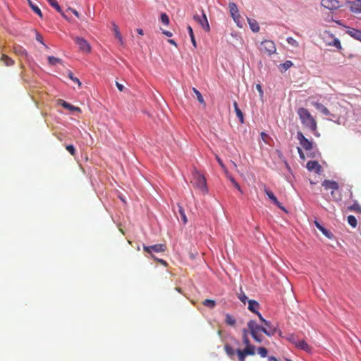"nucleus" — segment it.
<instances>
[{
	"mask_svg": "<svg viewBox=\"0 0 361 361\" xmlns=\"http://www.w3.org/2000/svg\"><path fill=\"white\" fill-rule=\"evenodd\" d=\"M59 104H61L64 108L68 109L71 111H80V109L79 107L74 106L63 100H59Z\"/></svg>",
	"mask_w": 361,
	"mask_h": 361,
	"instance_id": "nucleus-21",
	"label": "nucleus"
},
{
	"mask_svg": "<svg viewBox=\"0 0 361 361\" xmlns=\"http://www.w3.org/2000/svg\"><path fill=\"white\" fill-rule=\"evenodd\" d=\"M187 30L188 31V33H189L191 42L192 43V45H193V47L195 48H196L197 47V43H196V41H195V35H194V33H193L192 28L191 27L190 25H188Z\"/></svg>",
	"mask_w": 361,
	"mask_h": 361,
	"instance_id": "nucleus-29",
	"label": "nucleus"
},
{
	"mask_svg": "<svg viewBox=\"0 0 361 361\" xmlns=\"http://www.w3.org/2000/svg\"><path fill=\"white\" fill-rule=\"evenodd\" d=\"M68 78L72 80L74 82L77 83L78 85V87H81V82L79 80V79L76 77H75L73 74V73L71 71H68Z\"/></svg>",
	"mask_w": 361,
	"mask_h": 361,
	"instance_id": "nucleus-39",
	"label": "nucleus"
},
{
	"mask_svg": "<svg viewBox=\"0 0 361 361\" xmlns=\"http://www.w3.org/2000/svg\"><path fill=\"white\" fill-rule=\"evenodd\" d=\"M152 258H153L154 260H156L157 262H158L159 263H160L161 264H162V265H164V266H165V267L168 266V264H167V262H166L165 260H164V259H162L157 258V257H154V256H152Z\"/></svg>",
	"mask_w": 361,
	"mask_h": 361,
	"instance_id": "nucleus-48",
	"label": "nucleus"
},
{
	"mask_svg": "<svg viewBox=\"0 0 361 361\" xmlns=\"http://www.w3.org/2000/svg\"><path fill=\"white\" fill-rule=\"evenodd\" d=\"M286 361H292V360H290V359H286Z\"/></svg>",
	"mask_w": 361,
	"mask_h": 361,
	"instance_id": "nucleus-64",
	"label": "nucleus"
},
{
	"mask_svg": "<svg viewBox=\"0 0 361 361\" xmlns=\"http://www.w3.org/2000/svg\"><path fill=\"white\" fill-rule=\"evenodd\" d=\"M346 33L357 40H361V30L348 27Z\"/></svg>",
	"mask_w": 361,
	"mask_h": 361,
	"instance_id": "nucleus-15",
	"label": "nucleus"
},
{
	"mask_svg": "<svg viewBox=\"0 0 361 361\" xmlns=\"http://www.w3.org/2000/svg\"><path fill=\"white\" fill-rule=\"evenodd\" d=\"M247 20L252 31L254 32H258L259 30V26L257 20L250 18H247Z\"/></svg>",
	"mask_w": 361,
	"mask_h": 361,
	"instance_id": "nucleus-23",
	"label": "nucleus"
},
{
	"mask_svg": "<svg viewBox=\"0 0 361 361\" xmlns=\"http://www.w3.org/2000/svg\"><path fill=\"white\" fill-rule=\"evenodd\" d=\"M248 333L249 331L246 329L242 330L243 343L245 345V348L243 350H236L238 361H245L246 356L254 355L255 354V347L250 343Z\"/></svg>",
	"mask_w": 361,
	"mask_h": 361,
	"instance_id": "nucleus-1",
	"label": "nucleus"
},
{
	"mask_svg": "<svg viewBox=\"0 0 361 361\" xmlns=\"http://www.w3.org/2000/svg\"><path fill=\"white\" fill-rule=\"evenodd\" d=\"M48 62L51 66H54L57 63H61L62 60L59 58H56L54 56H48Z\"/></svg>",
	"mask_w": 361,
	"mask_h": 361,
	"instance_id": "nucleus-33",
	"label": "nucleus"
},
{
	"mask_svg": "<svg viewBox=\"0 0 361 361\" xmlns=\"http://www.w3.org/2000/svg\"><path fill=\"white\" fill-rule=\"evenodd\" d=\"M298 154H299L300 158L305 159L304 153L300 147H298Z\"/></svg>",
	"mask_w": 361,
	"mask_h": 361,
	"instance_id": "nucleus-57",
	"label": "nucleus"
},
{
	"mask_svg": "<svg viewBox=\"0 0 361 361\" xmlns=\"http://www.w3.org/2000/svg\"><path fill=\"white\" fill-rule=\"evenodd\" d=\"M296 348L303 350L306 352L310 353L312 350L311 347L307 344L305 340H300L297 343Z\"/></svg>",
	"mask_w": 361,
	"mask_h": 361,
	"instance_id": "nucleus-22",
	"label": "nucleus"
},
{
	"mask_svg": "<svg viewBox=\"0 0 361 361\" xmlns=\"http://www.w3.org/2000/svg\"><path fill=\"white\" fill-rule=\"evenodd\" d=\"M114 31L115 33L116 38L120 42L121 44H123V38L119 32L118 27L116 25L114 24Z\"/></svg>",
	"mask_w": 361,
	"mask_h": 361,
	"instance_id": "nucleus-35",
	"label": "nucleus"
},
{
	"mask_svg": "<svg viewBox=\"0 0 361 361\" xmlns=\"http://www.w3.org/2000/svg\"><path fill=\"white\" fill-rule=\"evenodd\" d=\"M293 63L290 61H286L283 63H281L280 65V68H281V71H286L288 69H289L292 66Z\"/></svg>",
	"mask_w": 361,
	"mask_h": 361,
	"instance_id": "nucleus-36",
	"label": "nucleus"
},
{
	"mask_svg": "<svg viewBox=\"0 0 361 361\" xmlns=\"http://www.w3.org/2000/svg\"><path fill=\"white\" fill-rule=\"evenodd\" d=\"M161 20L166 25H169V16L166 15V13H163L161 14Z\"/></svg>",
	"mask_w": 361,
	"mask_h": 361,
	"instance_id": "nucleus-43",
	"label": "nucleus"
},
{
	"mask_svg": "<svg viewBox=\"0 0 361 361\" xmlns=\"http://www.w3.org/2000/svg\"><path fill=\"white\" fill-rule=\"evenodd\" d=\"M50 6H51L53 8H54L59 13H61V15L66 18V20H68V17L65 15L63 11H62L61 6L59 5L56 0H47Z\"/></svg>",
	"mask_w": 361,
	"mask_h": 361,
	"instance_id": "nucleus-17",
	"label": "nucleus"
},
{
	"mask_svg": "<svg viewBox=\"0 0 361 361\" xmlns=\"http://www.w3.org/2000/svg\"><path fill=\"white\" fill-rule=\"evenodd\" d=\"M36 39H37L39 42H40V43H42V44H44V42H43V38H42V36L40 34L37 33V35H36Z\"/></svg>",
	"mask_w": 361,
	"mask_h": 361,
	"instance_id": "nucleus-53",
	"label": "nucleus"
},
{
	"mask_svg": "<svg viewBox=\"0 0 361 361\" xmlns=\"http://www.w3.org/2000/svg\"><path fill=\"white\" fill-rule=\"evenodd\" d=\"M231 17L233 18L234 22L236 23V25L239 27H242V24L240 23V15L238 13H237L235 15H232Z\"/></svg>",
	"mask_w": 361,
	"mask_h": 361,
	"instance_id": "nucleus-40",
	"label": "nucleus"
},
{
	"mask_svg": "<svg viewBox=\"0 0 361 361\" xmlns=\"http://www.w3.org/2000/svg\"><path fill=\"white\" fill-rule=\"evenodd\" d=\"M0 61L3 62L4 65L6 66H11L15 63L14 60H13L11 57L7 56L6 54H2Z\"/></svg>",
	"mask_w": 361,
	"mask_h": 361,
	"instance_id": "nucleus-20",
	"label": "nucleus"
},
{
	"mask_svg": "<svg viewBox=\"0 0 361 361\" xmlns=\"http://www.w3.org/2000/svg\"><path fill=\"white\" fill-rule=\"evenodd\" d=\"M179 212H180V214L181 215L182 220H183V223L185 224L187 222V218L184 213L183 209L181 207L179 209Z\"/></svg>",
	"mask_w": 361,
	"mask_h": 361,
	"instance_id": "nucleus-50",
	"label": "nucleus"
},
{
	"mask_svg": "<svg viewBox=\"0 0 361 361\" xmlns=\"http://www.w3.org/2000/svg\"><path fill=\"white\" fill-rule=\"evenodd\" d=\"M194 20L197 22L207 32L209 31V25L207 18L206 15L203 13L202 16L195 15L193 16Z\"/></svg>",
	"mask_w": 361,
	"mask_h": 361,
	"instance_id": "nucleus-11",
	"label": "nucleus"
},
{
	"mask_svg": "<svg viewBox=\"0 0 361 361\" xmlns=\"http://www.w3.org/2000/svg\"><path fill=\"white\" fill-rule=\"evenodd\" d=\"M348 4L350 6V10L355 13H361V3L360 4H355L354 2L349 1Z\"/></svg>",
	"mask_w": 361,
	"mask_h": 361,
	"instance_id": "nucleus-25",
	"label": "nucleus"
},
{
	"mask_svg": "<svg viewBox=\"0 0 361 361\" xmlns=\"http://www.w3.org/2000/svg\"><path fill=\"white\" fill-rule=\"evenodd\" d=\"M287 339L290 342L292 343L293 344L295 345V346L296 347L297 346V343L299 342V339H298L297 336H295L294 334H290L288 336V337L287 338Z\"/></svg>",
	"mask_w": 361,
	"mask_h": 361,
	"instance_id": "nucleus-42",
	"label": "nucleus"
},
{
	"mask_svg": "<svg viewBox=\"0 0 361 361\" xmlns=\"http://www.w3.org/2000/svg\"><path fill=\"white\" fill-rule=\"evenodd\" d=\"M202 304L205 306L209 307V309H213L216 306V302L214 300L211 299H205Z\"/></svg>",
	"mask_w": 361,
	"mask_h": 361,
	"instance_id": "nucleus-30",
	"label": "nucleus"
},
{
	"mask_svg": "<svg viewBox=\"0 0 361 361\" xmlns=\"http://www.w3.org/2000/svg\"><path fill=\"white\" fill-rule=\"evenodd\" d=\"M260 136H261V137H262V140H263L265 143H267V142H268L267 139H268V138H269V135H268L267 133H265L264 132H262V133H260Z\"/></svg>",
	"mask_w": 361,
	"mask_h": 361,
	"instance_id": "nucleus-51",
	"label": "nucleus"
},
{
	"mask_svg": "<svg viewBox=\"0 0 361 361\" xmlns=\"http://www.w3.org/2000/svg\"><path fill=\"white\" fill-rule=\"evenodd\" d=\"M13 51L17 55L22 56V57H27V51L21 46L20 45H16L13 47Z\"/></svg>",
	"mask_w": 361,
	"mask_h": 361,
	"instance_id": "nucleus-19",
	"label": "nucleus"
},
{
	"mask_svg": "<svg viewBox=\"0 0 361 361\" xmlns=\"http://www.w3.org/2000/svg\"><path fill=\"white\" fill-rule=\"evenodd\" d=\"M297 138L299 140L300 145L306 151H310L313 148L312 142L307 139L301 132L297 133Z\"/></svg>",
	"mask_w": 361,
	"mask_h": 361,
	"instance_id": "nucleus-9",
	"label": "nucleus"
},
{
	"mask_svg": "<svg viewBox=\"0 0 361 361\" xmlns=\"http://www.w3.org/2000/svg\"><path fill=\"white\" fill-rule=\"evenodd\" d=\"M66 149L71 155H75V149L73 145H66Z\"/></svg>",
	"mask_w": 361,
	"mask_h": 361,
	"instance_id": "nucleus-44",
	"label": "nucleus"
},
{
	"mask_svg": "<svg viewBox=\"0 0 361 361\" xmlns=\"http://www.w3.org/2000/svg\"><path fill=\"white\" fill-rule=\"evenodd\" d=\"M176 290H177L179 293H180V292H181V289H180V288H176Z\"/></svg>",
	"mask_w": 361,
	"mask_h": 361,
	"instance_id": "nucleus-63",
	"label": "nucleus"
},
{
	"mask_svg": "<svg viewBox=\"0 0 361 361\" xmlns=\"http://www.w3.org/2000/svg\"><path fill=\"white\" fill-rule=\"evenodd\" d=\"M228 8L231 16L235 15L239 12L237 5L234 2H230L228 4Z\"/></svg>",
	"mask_w": 361,
	"mask_h": 361,
	"instance_id": "nucleus-28",
	"label": "nucleus"
},
{
	"mask_svg": "<svg viewBox=\"0 0 361 361\" xmlns=\"http://www.w3.org/2000/svg\"><path fill=\"white\" fill-rule=\"evenodd\" d=\"M307 169L310 171H315L319 174L322 171V166L317 161H309L307 163Z\"/></svg>",
	"mask_w": 361,
	"mask_h": 361,
	"instance_id": "nucleus-13",
	"label": "nucleus"
},
{
	"mask_svg": "<svg viewBox=\"0 0 361 361\" xmlns=\"http://www.w3.org/2000/svg\"><path fill=\"white\" fill-rule=\"evenodd\" d=\"M259 307V304L254 300H248V310L251 311L252 312L255 313L257 315V309Z\"/></svg>",
	"mask_w": 361,
	"mask_h": 361,
	"instance_id": "nucleus-18",
	"label": "nucleus"
},
{
	"mask_svg": "<svg viewBox=\"0 0 361 361\" xmlns=\"http://www.w3.org/2000/svg\"><path fill=\"white\" fill-rule=\"evenodd\" d=\"M190 182L195 188L200 190L202 193L205 194L208 192L204 176L196 169H194L192 173V180Z\"/></svg>",
	"mask_w": 361,
	"mask_h": 361,
	"instance_id": "nucleus-3",
	"label": "nucleus"
},
{
	"mask_svg": "<svg viewBox=\"0 0 361 361\" xmlns=\"http://www.w3.org/2000/svg\"><path fill=\"white\" fill-rule=\"evenodd\" d=\"M331 195L333 198L336 201H338L341 199V195L340 192H338V190H333V191L331 192Z\"/></svg>",
	"mask_w": 361,
	"mask_h": 361,
	"instance_id": "nucleus-45",
	"label": "nucleus"
},
{
	"mask_svg": "<svg viewBox=\"0 0 361 361\" xmlns=\"http://www.w3.org/2000/svg\"><path fill=\"white\" fill-rule=\"evenodd\" d=\"M143 250L145 252L151 255V257H152V256H154L153 252L159 253V252H165L166 250V245L165 244H162V243L156 244V245H150V246L144 245Z\"/></svg>",
	"mask_w": 361,
	"mask_h": 361,
	"instance_id": "nucleus-7",
	"label": "nucleus"
},
{
	"mask_svg": "<svg viewBox=\"0 0 361 361\" xmlns=\"http://www.w3.org/2000/svg\"><path fill=\"white\" fill-rule=\"evenodd\" d=\"M334 45L338 48V49H341V42L338 39H336L334 42Z\"/></svg>",
	"mask_w": 361,
	"mask_h": 361,
	"instance_id": "nucleus-54",
	"label": "nucleus"
},
{
	"mask_svg": "<svg viewBox=\"0 0 361 361\" xmlns=\"http://www.w3.org/2000/svg\"><path fill=\"white\" fill-rule=\"evenodd\" d=\"M264 192L267 197L272 201V202L276 205L279 208L283 210L285 212H287L286 208L278 201L276 197L274 195V192L267 188H264Z\"/></svg>",
	"mask_w": 361,
	"mask_h": 361,
	"instance_id": "nucleus-12",
	"label": "nucleus"
},
{
	"mask_svg": "<svg viewBox=\"0 0 361 361\" xmlns=\"http://www.w3.org/2000/svg\"><path fill=\"white\" fill-rule=\"evenodd\" d=\"M247 330L253 339L256 342L261 343L262 342L263 337L259 334V332L262 331V329H264L263 326L259 325L255 320H250L247 323Z\"/></svg>",
	"mask_w": 361,
	"mask_h": 361,
	"instance_id": "nucleus-4",
	"label": "nucleus"
},
{
	"mask_svg": "<svg viewBox=\"0 0 361 361\" xmlns=\"http://www.w3.org/2000/svg\"><path fill=\"white\" fill-rule=\"evenodd\" d=\"M116 85L119 91L122 92L124 90V86L118 82H116Z\"/></svg>",
	"mask_w": 361,
	"mask_h": 361,
	"instance_id": "nucleus-56",
	"label": "nucleus"
},
{
	"mask_svg": "<svg viewBox=\"0 0 361 361\" xmlns=\"http://www.w3.org/2000/svg\"><path fill=\"white\" fill-rule=\"evenodd\" d=\"M192 91L195 94L196 97H197V99L198 100V102L200 103V104H202L204 105H205V102H204V98L202 95V94L200 92L199 90H197L196 88L193 87L192 88Z\"/></svg>",
	"mask_w": 361,
	"mask_h": 361,
	"instance_id": "nucleus-34",
	"label": "nucleus"
},
{
	"mask_svg": "<svg viewBox=\"0 0 361 361\" xmlns=\"http://www.w3.org/2000/svg\"><path fill=\"white\" fill-rule=\"evenodd\" d=\"M348 223L353 228H355L357 224L356 218L353 215L348 216Z\"/></svg>",
	"mask_w": 361,
	"mask_h": 361,
	"instance_id": "nucleus-37",
	"label": "nucleus"
},
{
	"mask_svg": "<svg viewBox=\"0 0 361 361\" xmlns=\"http://www.w3.org/2000/svg\"><path fill=\"white\" fill-rule=\"evenodd\" d=\"M321 5L329 10H336L341 6L338 0H322Z\"/></svg>",
	"mask_w": 361,
	"mask_h": 361,
	"instance_id": "nucleus-10",
	"label": "nucleus"
},
{
	"mask_svg": "<svg viewBox=\"0 0 361 361\" xmlns=\"http://www.w3.org/2000/svg\"><path fill=\"white\" fill-rule=\"evenodd\" d=\"M287 42L294 47H298V42L291 37L287 38Z\"/></svg>",
	"mask_w": 361,
	"mask_h": 361,
	"instance_id": "nucleus-46",
	"label": "nucleus"
},
{
	"mask_svg": "<svg viewBox=\"0 0 361 361\" xmlns=\"http://www.w3.org/2000/svg\"><path fill=\"white\" fill-rule=\"evenodd\" d=\"M137 32L140 35H144V32H143V30L140 28H138L137 29Z\"/></svg>",
	"mask_w": 361,
	"mask_h": 361,
	"instance_id": "nucleus-62",
	"label": "nucleus"
},
{
	"mask_svg": "<svg viewBox=\"0 0 361 361\" xmlns=\"http://www.w3.org/2000/svg\"><path fill=\"white\" fill-rule=\"evenodd\" d=\"M225 322L229 326H234L235 324V319L231 314H226Z\"/></svg>",
	"mask_w": 361,
	"mask_h": 361,
	"instance_id": "nucleus-32",
	"label": "nucleus"
},
{
	"mask_svg": "<svg viewBox=\"0 0 361 361\" xmlns=\"http://www.w3.org/2000/svg\"><path fill=\"white\" fill-rule=\"evenodd\" d=\"M228 178L231 180V182L233 183V186L235 188H237L239 191L241 192L240 187L239 184L235 181V180L231 176H229Z\"/></svg>",
	"mask_w": 361,
	"mask_h": 361,
	"instance_id": "nucleus-47",
	"label": "nucleus"
},
{
	"mask_svg": "<svg viewBox=\"0 0 361 361\" xmlns=\"http://www.w3.org/2000/svg\"><path fill=\"white\" fill-rule=\"evenodd\" d=\"M216 160H217V161L219 162V164L221 165V166L222 168H224V164H223V162H222L221 159L219 157H216Z\"/></svg>",
	"mask_w": 361,
	"mask_h": 361,
	"instance_id": "nucleus-60",
	"label": "nucleus"
},
{
	"mask_svg": "<svg viewBox=\"0 0 361 361\" xmlns=\"http://www.w3.org/2000/svg\"><path fill=\"white\" fill-rule=\"evenodd\" d=\"M257 351H258L259 355L262 357H266L267 356L268 350H267L266 348H264V347H259V348H258Z\"/></svg>",
	"mask_w": 361,
	"mask_h": 361,
	"instance_id": "nucleus-41",
	"label": "nucleus"
},
{
	"mask_svg": "<svg viewBox=\"0 0 361 361\" xmlns=\"http://www.w3.org/2000/svg\"><path fill=\"white\" fill-rule=\"evenodd\" d=\"M256 89L258 90L260 96H263V90H262L261 85L257 84Z\"/></svg>",
	"mask_w": 361,
	"mask_h": 361,
	"instance_id": "nucleus-55",
	"label": "nucleus"
},
{
	"mask_svg": "<svg viewBox=\"0 0 361 361\" xmlns=\"http://www.w3.org/2000/svg\"><path fill=\"white\" fill-rule=\"evenodd\" d=\"M348 209L361 214V206L357 202H355L353 204L348 207Z\"/></svg>",
	"mask_w": 361,
	"mask_h": 361,
	"instance_id": "nucleus-31",
	"label": "nucleus"
},
{
	"mask_svg": "<svg viewBox=\"0 0 361 361\" xmlns=\"http://www.w3.org/2000/svg\"><path fill=\"white\" fill-rule=\"evenodd\" d=\"M238 298L239 300L243 302L244 304H245V302L247 299V296L245 295L244 293H241L240 294H239L238 295Z\"/></svg>",
	"mask_w": 361,
	"mask_h": 361,
	"instance_id": "nucleus-49",
	"label": "nucleus"
},
{
	"mask_svg": "<svg viewBox=\"0 0 361 361\" xmlns=\"http://www.w3.org/2000/svg\"><path fill=\"white\" fill-rule=\"evenodd\" d=\"M233 106H234L237 117L239 118L240 123H243L244 121H243V119H244L243 114V112L240 111V109L238 108V105L236 102H233Z\"/></svg>",
	"mask_w": 361,
	"mask_h": 361,
	"instance_id": "nucleus-27",
	"label": "nucleus"
},
{
	"mask_svg": "<svg viewBox=\"0 0 361 361\" xmlns=\"http://www.w3.org/2000/svg\"><path fill=\"white\" fill-rule=\"evenodd\" d=\"M27 1L28 2L29 6L32 8V10L35 13H37L40 18H42L43 15H42L41 10L39 9V8L37 5L34 4L31 0H27Z\"/></svg>",
	"mask_w": 361,
	"mask_h": 361,
	"instance_id": "nucleus-26",
	"label": "nucleus"
},
{
	"mask_svg": "<svg viewBox=\"0 0 361 361\" xmlns=\"http://www.w3.org/2000/svg\"><path fill=\"white\" fill-rule=\"evenodd\" d=\"M314 224L315 226L328 238L331 239L333 238L332 233L322 226L317 221H314Z\"/></svg>",
	"mask_w": 361,
	"mask_h": 361,
	"instance_id": "nucleus-16",
	"label": "nucleus"
},
{
	"mask_svg": "<svg viewBox=\"0 0 361 361\" xmlns=\"http://www.w3.org/2000/svg\"><path fill=\"white\" fill-rule=\"evenodd\" d=\"M67 11H71L77 18H80V14L75 9L72 8H68Z\"/></svg>",
	"mask_w": 361,
	"mask_h": 361,
	"instance_id": "nucleus-52",
	"label": "nucleus"
},
{
	"mask_svg": "<svg viewBox=\"0 0 361 361\" xmlns=\"http://www.w3.org/2000/svg\"><path fill=\"white\" fill-rule=\"evenodd\" d=\"M73 39L81 51L85 53H90L91 51L90 44L83 37H75Z\"/></svg>",
	"mask_w": 361,
	"mask_h": 361,
	"instance_id": "nucleus-8",
	"label": "nucleus"
},
{
	"mask_svg": "<svg viewBox=\"0 0 361 361\" xmlns=\"http://www.w3.org/2000/svg\"><path fill=\"white\" fill-rule=\"evenodd\" d=\"M224 350H225V352H226V355H227L229 357H231V359H233V357L235 356V354L237 355V353H236V350H235L233 348V347H231V346L230 345H228V344H226V345H224Z\"/></svg>",
	"mask_w": 361,
	"mask_h": 361,
	"instance_id": "nucleus-24",
	"label": "nucleus"
},
{
	"mask_svg": "<svg viewBox=\"0 0 361 361\" xmlns=\"http://www.w3.org/2000/svg\"><path fill=\"white\" fill-rule=\"evenodd\" d=\"M301 123L306 128H309L312 132L315 133L317 130V122L310 111L303 107L299 108L297 111Z\"/></svg>",
	"mask_w": 361,
	"mask_h": 361,
	"instance_id": "nucleus-2",
	"label": "nucleus"
},
{
	"mask_svg": "<svg viewBox=\"0 0 361 361\" xmlns=\"http://www.w3.org/2000/svg\"><path fill=\"white\" fill-rule=\"evenodd\" d=\"M260 51L267 55H271L276 51V45L273 41L264 40L261 43Z\"/></svg>",
	"mask_w": 361,
	"mask_h": 361,
	"instance_id": "nucleus-6",
	"label": "nucleus"
},
{
	"mask_svg": "<svg viewBox=\"0 0 361 361\" xmlns=\"http://www.w3.org/2000/svg\"><path fill=\"white\" fill-rule=\"evenodd\" d=\"M162 33L164 35H165L166 36H167V37H171L172 36V33L170 31L163 30Z\"/></svg>",
	"mask_w": 361,
	"mask_h": 361,
	"instance_id": "nucleus-58",
	"label": "nucleus"
},
{
	"mask_svg": "<svg viewBox=\"0 0 361 361\" xmlns=\"http://www.w3.org/2000/svg\"><path fill=\"white\" fill-rule=\"evenodd\" d=\"M317 109L318 110H319L324 115H329L330 114L329 109L323 104H317Z\"/></svg>",
	"mask_w": 361,
	"mask_h": 361,
	"instance_id": "nucleus-38",
	"label": "nucleus"
},
{
	"mask_svg": "<svg viewBox=\"0 0 361 361\" xmlns=\"http://www.w3.org/2000/svg\"><path fill=\"white\" fill-rule=\"evenodd\" d=\"M259 320L264 324L262 332L268 336H274L277 331L276 326H274L271 322L266 320L259 312H257Z\"/></svg>",
	"mask_w": 361,
	"mask_h": 361,
	"instance_id": "nucleus-5",
	"label": "nucleus"
},
{
	"mask_svg": "<svg viewBox=\"0 0 361 361\" xmlns=\"http://www.w3.org/2000/svg\"><path fill=\"white\" fill-rule=\"evenodd\" d=\"M322 185L325 188L326 190L332 189L334 190H338L339 185L338 183L334 180H324Z\"/></svg>",
	"mask_w": 361,
	"mask_h": 361,
	"instance_id": "nucleus-14",
	"label": "nucleus"
},
{
	"mask_svg": "<svg viewBox=\"0 0 361 361\" xmlns=\"http://www.w3.org/2000/svg\"><path fill=\"white\" fill-rule=\"evenodd\" d=\"M269 361H279V360L274 356H270L268 357Z\"/></svg>",
	"mask_w": 361,
	"mask_h": 361,
	"instance_id": "nucleus-59",
	"label": "nucleus"
},
{
	"mask_svg": "<svg viewBox=\"0 0 361 361\" xmlns=\"http://www.w3.org/2000/svg\"><path fill=\"white\" fill-rule=\"evenodd\" d=\"M168 42L176 47L177 46L176 42L173 39H169Z\"/></svg>",
	"mask_w": 361,
	"mask_h": 361,
	"instance_id": "nucleus-61",
	"label": "nucleus"
}]
</instances>
